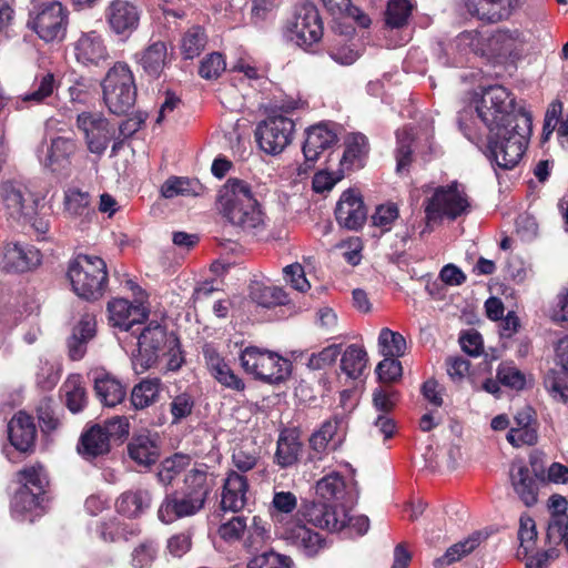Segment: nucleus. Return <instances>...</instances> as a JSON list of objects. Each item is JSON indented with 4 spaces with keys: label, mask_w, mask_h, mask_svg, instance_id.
<instances>
[{
    "label": "nucleus",
    "mask_w": 568,
    "mask_h": 568,
    "mask_svg": "<svg viewBox=\"0 0 568 568\" xmlns=\"http://www.w3.org/2000/svg\"><path fill=\"white\" fill-rule=\"evenodd\" d=\"M217 203L222 214L244 230L257 229L264 214L247 182L229 179L219 191Z\"/></svg>",
    "instance_id": "nucleus-1"
},
{
    "label": "nucleus",
    "mask_w": 568,
    "mask_h": 568,
    "mask_svg": "<svg viewBox=\"0 0 568 568\" xmlns=\"http://www.w3.org/2000/svg\"><path fill=\"white\" fill-rule=\"evenodd\" d=\"M487 155L498 168L510 170L521 160L530 133L531 116L521 113L511 126L488 131Z\"/></svg>",
    "instance_id": "nucleus-2"
},
{
    "label": "nucleus",
    "mask_w": 568,
    "mask_h": 568,
    "mask_svg": "<svg viewBox=\"0 0 568 568\" xmlns=\"http://www.w3.org/2000/svg\"><path fill=\"white\" fill-rule=\"evenodd\" d=\"M475 111L476 120L488 131L511 126L521 113H526L515 110V98L505 87L498 84L481 89L475 99Z\"/></svg>",
    "instance_id": "nucleus-3"
},
{
    "label": "nucleus",
    "mask_w": 568,
    "mask_h": 568,
    "mask_svg": "<svg viewBox=\"0 0 568 568\" xmlns=\"http://www.w3.org/2000/svg\"><path fill=\"white\" fill-rule=\"evenodd\" d=\"M68 277L79 297L88 301L98 300L103 295L108 284L105 262L99 256L79 254L69 264Z\"/></svg>",
    "instance_id": "nucleus-4"
},
{
    "label": "nucleus",
    "mask_w": 568,
    "mask_h": 568,
    "mask_svg": "<svg viewBox=\"0 0 568 568\" xmlns=\"http://www.w3.org/2000/svg\"><path fill=\"white\" fill-rule=\"evenodd\" d=\"M69 14L60 1L40 2L30 9L27 27L45 43H59L65 39Z\"/></svg>",
    "instance_id": "nucleus-5"
},
{
    "label": "nucleus",
    "mask_w": 568,
    "mask_h": 568,
    "mask_svg": "<svg viewBox=\"0 0 568 568\" xmlns=\"http://www.w3.org/2000/svg\"><path fill=\"white\" fill-rule=\"evenodd\" d=\"M103 100L110 112L122 115L129 112L136 99L134 77L126 63L116 62L102 81Z\"/></svg>",
    "instance_id": "nucleus-6"
},
{
    "label": "nucleus",
    "mask_w": 568,
    "mask_h": 568,
    "mask_svg": "<svg viewBox=\"0 0 568 568\" xmlns=\"http://www.w3.org/2000/svg\"><path fill=\"white\" fill-rule=\"evenodd\" d=\"M470 210L471 203L465 186L456 181L446 186L436 187L433 195L425 202L427 221L443 219L455 221L467 215Z\"/></svg>",
    "instance_id": "nucleus-7"
},
{
    "label": "nucleus",
    "mask_w": 568,
    "mask_h": 568,
    "mask_svg": "<svg viewBox=\"0 0 568 568\" xmlns=\"http://www.w3.org/2000/svg\"><path fill=\"white\" fill-rule=\"evenodd\" d=\"M243 369L271 384L283 382L291 373L288 361L268 351L250 346L240 356Z\"/></svg>",
    "instance_id": "nucleus-8"
},
{
    "label": "nucleus",
    "mask_w": 568,
    "mask_h": 568,
    "mask_svg": "<svg viewBox=\"0 0 568 568\" xmlns=\"http://www.w3.org/2000/svg\"><path fill=\"white\" fill-rule=\"evenodd\" d=\"M169 343L170 337L164 327L158 322L148 324L138 337V353L132 359L134 371L141 374L154 366L160 356L165 354Z\"/></svg>",
    "instance_id": "nucleus-9"
},
{
    "label": "nucleus",
    "mask_w": 568,
    "mask_h": 568,
    "mask_svg": "<svg viewBox=\"0 0 568 568\" xmlns=\"http://www.w3.org/2000/svg\"><path fill=\"white\" fill-rule=\"evenodd\" d=\"M276 535L296 547L307 557L316 556L320 551L327 547L325 538L321 534L313 531L303 525L300 520L274 517Z\"/></svg>",
    "instance_id": "nucleus-10"
},
{
    "label": "nucleus",
    "mask_w": 568,
    "mask_h": 568,
    "mask_svg": "<svg viewBox=\"0 0 568 568\" xmlns=\"http://www.w3.org/2000/svg\"><path fill=\"white\" fill-rule=\"evenodd\" d=\"M0 200L6 214L16 221L30 217L39 204L38 196L29 186L17 180L3 181L0 184Z\"/></svg>",
    "instance_id": "nucleus-11"
},
{
    "label": "nucleus",
    "mask_w": 568,
    "mask_h": 568,
    "mask_svg": "<svg viewBox=\"0 0 568 568\" xmlns=\"http://www.w3.org/2000/svg\"><path fill=\"white\" fill-rule=\"evenodd\" d=\"M294 121L285 115H272L256 129L260 148L267 154L281 153L292 141Z\"/></svg>",
    "instance_id": "nucleus-12"
},
{
    "label": "nucleus",
    "mask_w": 568,
    "mask_h": 568,
    "mask_svg": "<svg viewBox=\"0 0 568 568\" xmlns=\"http://www.w3.org/2000/svg\"><path fill=\"white\" fill-rule=\"evenodd\" d=\"M323 36V26L315 6L305 3L297 9L291 28V39L305 51L317 43Z\"/></svg>",
    "instance_id": "nucleus-13"
},
{
    "label": "nucleus",
    "mask_w": 568,
    "mask_h": 568,
    "mask_svg": "<svg viewBox=\"0 0 568 568\" xmlns=\"http://www.w3.org/2000/svg\"><path fill=\"white\" fill-rule=\"evenodd\" d=\"M77 126L83 133L89 151L103 154L113 135L109 121L98 112H81L77 118Z\"/></svg>",
    "instance_id": "nucleus-14"
},
{
    "label": "nucleus",
    "mask_w": 568,
    "mask_h": 568,
    "mask_svg": "<svg viewBox=\"0 0 568 568\" xmlns=\"http://www.w3.org/2000/svg\"><path fill=\"white\" fill-rule=\"evenodd\" d=\"M300 514L308 524L331 532L343 530L347 524V510L345 507L323 501H313L304 505Z\"/></svg>",
    "instance_id": "nucleus-15"
},
{
    "label": "nucleus",
    "mask_w": 568,
    "mask_h": 568,
    "mask_svg": "<svg viewBox=\"0 0 568 568\" xmlns=\"http://www.w3.org/2000/svg\"><path fill=\"white\" fill-rule=\"evenodd\" d=\"M141 12L140 7L131 0H112L105 8L104 17L113 33L129 37L138 29Z\"/></svg>",
    "instance_id": "nucleus-16"
},
{
    "label": "nucleus",
    "mask_w": 568,
    "mask_h": 568,
    "mask_svg": "<svg viewBox=\"0 0 568 568\" xmlns=\"http://www.w3.org/2000/svg\"><path fill=\"white\" fill-rule=\"evenodd\" d=\"M448 50H457V53L452 59L446 57L444 65L463 67L467 63L470 54H486V38L478 30H466L442 48V52L445 55L448 54Z\"/></svg>",
    "instance_id": "nucleus-17"
},
{
    "label": "nucleus",
    "mask_w": 568,
    "mask_h": 568,
    "mask_svg": "<svg viewBox=\"0 0 568 568\" xmlns=\"http://www.w3.org/2000/svg\"><path fill=\"white\" fill-rule=\"evenodd\" d=\"M41 263V253L31 245L7 243L0 251V270L8 273H22Z\"/></svg>",
    "instance_id": "nucleus-18"
},
{
    "label": "nucleus",
    "mask_w": 568,
    "mask_h": 568,
    "mask_svg": "<svg viewBox=\"0 0 568 568\" xmlns=\"http://www.w3.org/2000/svg\"><path fill=\"white\" fill-rule=\"evenodd\" d=\"M556 354L561 369L549 371L544 378V385L554 400L568 406V336L558 342Z\"/></svg>",
    "instance_id": "nucleus-19"
},
{
    "label": "nucleus",
    "mask_w": 568,
    "mask_h": 568,
    "mask_svg": "<svg viewBox=\"0 0 568 568\" xmlns=\"http://www.w3.org/2000/svg\"><path fill=\"white\" fill-rule=\"evenodd\" d=\"M517 6L518 0H464L469 16L488 23L508 19Z\"/></svg>",
    "instance_id": "nucleus-20"
},
{
    "label": "nucleus",
    "mask_w": 568,
    "mask_h": 568,
    "mask_svg": "<svg viewBox=\"0 0 568 568\" xmlns=\"http://www.w3.org/2000/svg\"><path fill=\"white\" fill-rule=\"evenodd\" d=\"M367 211L362 197L354 191H345L335 209L338 224L348 230L359 229L366 220Z\"/></svg>",
    "instance_id": "nucleus-21"
},
{
    "label": "nucleus",
    "mask_w": 568,
    "mask_h": 568,
    "mask_svg": "<svg viewBox=\"0 0 568 568\" xmlns=\"http://www.w3.org/2000/svg\"><path fill=\"white\" fill-rule=\"evenodd\" d=\"M77 61L84 65H99L109 58L102 36L97 31L83 32L74 43Z\"/></svg>",
    "instance_id": "nucleus-22"
},
{
    "label": "nucleus",
    "mask_w": 568,
    "mask_h": 568,
    "mask_svg": "<svg viewBox=\"0 0 568 568\" xmlns=\"http://www.w3.org/2000/svg\"><path fill=\"white\" fill-rule=\"evenodd\" d=\"M247 478L235 470H230L223 484L221 506L223 510L241 511L247 504Z\"/></svg>",
    "instance_id": "nucleus-23"
},
{
    "label": "nucleus",
    "mask_w": 568,
    "mask_h": 568,
    "mask_svg": "<svg viewBox=\"0 0 568 568\" xmlns=\"http://www.w3.org/2000/svg\"><path fill=\"white\" fill-rule=\"evenodd\" d=\"M75 149L77 144L73 139L57 136L51 140L47 154L41 161L51 172L68 175L71 165L70 158Z\"/></svg>",
    "instance_id": "nucleus-24"
},
{
    "label": "nucleus",
    "mask_w": 568,
    "mask_h": 568,
    "mask_svg": "<svg viewBox=\"0 0 568 568\" xmlns=\"http://www.w3.org/2000/svg\"><path fill=\"white\" fill-rule=\"evenodd\" d=\"M202 508L201 500L192 498L187 493L182 497L171 494L160 505L158 516L162 523L171 524L180 518L192 516Z\"/></svg>",
    "instance_id": "nucleus-25"
},
{
    "label": "nucleus",
    "mask_w": 568,
    "mask_h": 568,
    "mask_svg": "<svg viewBox=\"0 0 568 568\" xmlns=\"http://www.w3.org/2000/svg\"><path fill=\"white\" fill-rule=\"evenodd\" d=\"M203 355L207 369L221 385L236 392L245 389V383L231 369L213 346L205 345Z\"/></svg>",
    "instance_id": "nucleus-26"
},
{
    "label": "nucleus",
    "mask_w": 568,
    "mask_h": 568,
    "mask_svg": "<svg viewBox=\"0 0 568 568\" xmlns=\"http://www.w3.org/2000/svg\"><path fill=\"white\" fill-rule=\"evenodd\" d=\"M110 323L123 331H130L133 325L146 318L145 308L139 304L134 305L124 298H114L108 304Z\"/></svg>",
    "instance_id": "nucleus-27"
},
{
    "label": "nucleus",
    "mask_w": 568,
    "mask_h": 568,
    "mask_svg": "<svg viewBox=\"0 0 568 568\" xmlns=\"http://www.w3.org/2000/svg\"><path fill=\"white\" fill-rule=\"evenodd\" d=\"M337 142V135L327 124L320 123L306 131L303 154L308 162H316L321 153Z\"/></svg>",
    "instance_id": "nucleus-28"
},
{
    "label": "nucleus",
    "mask_w": 568,
    "mask_h": 568,
    "mask_svg": "<svg viewBox=\"0 0 568 568\" xmlns=\"http://www.w3.org/2000/svg\"><path fill=\"white\" fill-rule=\"evenodd\" d=\"M302 453V443L298 430L283 429L277 438L274 463L281 468H290L297 464Z\"/></svg>",
    "instance_id": "nucleus-29"
},
{
    "label": "nucleus",
    "mask_w": 568,
    "mask_h": 568,
    "mask_svg": "<svg viewBox=\"0 0 568 568\" xmlns=\"http://www.w3.org/2000/svg\"><path fill=\"white\" fill-rule=\"evenodd\" d=\"M159 436L150 432L134 435L128 445L130 457L139 465L150 466L160 456Z\"/></svg>",
    "instance_id": "nucleus-30"
},
{
    "label": "nucleus",
    "mask_w": 568,
    "mask_h": 568,
    "mask_svg": "<svg viewBox=\"0 0 568 568\" xmlns=\"http://www.w3.org/2000/svg\"><path fill=\"white\" fill-rule=\"evenodd\" d=\"M11 445L20 450L28 452L34 444L36 426L32 418L26 413L19 412L8 424Z\"/></svg>",
    "instance_id": "nucleus-31"
},
{
    "label": "nucleus",
    "mask_w": 568,
    "mask_h": 568,
    "mask_svg": "<svg viewBox=\"0 0 568 568\" xmlns=\"http://www.w3.org/2000/svg\"><path fill=\"white\" fill-rule=\"evenodd\" d=\"M510 481L519 499L527 507L537 503V483L527 466L521 463H514L510 467Z\"/></svg>",
    "instance_id": "nucleus-32"
},
{
    "label": "nucleus",
    "mask_w": 568,
    "mask_h": 568,
    "mask_svg": "<svg viewBox=\"0 0 568 568\" xmlns=\"http://www.w3.org/2000/svg\"><path fill=\"white\" fill-rule=\"evenodd\" d=\"M94 390L99 400L108 407H114L125 397L123 385L104 372H95L93 376Z\"/></svg>",
    "instance_id": "nucleus-33"
},
{
    "label": "nucleus",
    "mask_w": 568,
    "mask_h": 568,
    "mask_svg": "<svg viewBox=\"0 0 568 568\" xmlns=\"http://www.w3.org/2000/svg\"><path fill=\"white\" fill-rule=\"evenodd\" d=\"M368 140L362 133H352L345 141V151L339 160L343 170L361 169L368 154Z\"/></svg>",
    "instance_id": "nucleus-34"
},
{
    "label": "nucleus",
    "mask_w": 568,
    "mask_h": 568,
    "mask_svg": "<svg viewBox=\"0 0 568 568\" xmlns=\"http://www.w3.org/2000/svg\"><path fill=\"white\" fill-rule=\"evenodd\" d=\"M525 42L524 36L518 30L501 29L486 39V53L506 55L511 54Z\"/></svg>",
    "instance_id": "nucleus-35"
},
{
    "label": "nucleus",
    "mask_w": 568,
    "mask_h": 568,
    "mask_svg": "<svg viewBox=\"0 0 568 568\" xmlns=\"http://www.w3.org/2000/svg\"><path fill=\"white\" fill-rule=\"evenodd\" d=\"M43 501V496L39 493H34L32 488L27 486H20V488L14 493L11 500V511L12 515L20 519L24 515L29 513H36V515H40L42 513L41 503ZM24 518H21L23 520Z\"/></svg>",
    "instance_id": "nucleus-36"
},
{
    "label": "nucleus",
    "mask_w": 568,
    "mask_h": 568,
    "mask_svg": "<svg viewBox=\"0 0 568 568\" xmlns=\"http://www.w3.org/2000/svg\"><path fill=\"white\" fill-rule=\"evenodd\" d=\"M562 103L558 100L554 101L547 109L545 123L542 128V141H548L554 131L557 132L558 140L561 145L568 143V119L564 120Z\"/></svg>",
    "instance_id": "nucleus-37"
},
{
    "label": "nucleus",
    "mask_w": 568,
    "mask_h": 568,
    "mask_svg": "<svg viewBox=\"0 0 568 568\" xmlns=\"http://www.w3.org/2000/svg\"><path fill=\"white\" fill-rule=\"evenodd\" d=\"M78 449L79 453L87 459L106 454L110 449L108 434L103 432L101 425L91 427L85 434L82 435Z\"/></svg>",
    "instance_id": "nucleus-38"
},
{
    "label": "nucleus",
    "mask_w": 568,
    "mask_h": 568,
    "mask_svg": "<svg viewBox=\"0 0 568 568\" xmlns=\"http://www.w3.org/2000/svg\"><path fill=\"white\" fill-rule=\"evenodd\" d=\"M151 494L145 489L129 490L116 500V509L126 517H138L151 505Z\"/></svg>",
    "instance_id": "nucleus-39"
},
{
    "label": "nucleus",
    "mask_w": 568,
    "mask_h": 568,
    "mask_svg": "<svg viewBox=\"0 0 568 568\" xmlns=\"http://www.w3.org/2000/svg\"><path fill=\"white\" fill-rule=\"evenodd\" d=\"M187 494L192 498L201 500L204 506L205 499L214 486V476L207 471V467L191 469L185 476Z\"/></svg>",
    "instance_id": "nucleus-40"
},
{
    "label": "nucleus",
    "mask_w": 568,
    "mask_h": 568,
    "mask_svg": "<svg viewBox=\"0 0 568 568\" xmlns=\"http://www.w3.org/2000/svg\"><path fill=\"white\" fill-rule=\"evenodd\" d=\"M366 351L356 344H351L346 347L341 357L342 372L352 379L359 378L367 366Z\"/></svg>",
    "instance_id": "nucleus-41"
},
{
    "label": "nucleus",
    "mask_w": 568,
    "mask_h": 568,
    "mask_svg": "<svg viewBox=\"0 0 568 568\" xmlns=\"http://www.w3.org/2000/svg\"><path fill=\"white\" fill-rule=\"evenodd\" d=\"M205 187L196 179L172 176L168 179L161 187V193L165 199L182 196H201Z\"/></svg>",
    "instance_id": "nucleus-42"
},
{
    "label": "nucleus",
    "mask_w": 568,
    "mask_h": 568,
    "mask_svg": "<svg viewBox=\"0 0 568 568\" xmlns=\"http://www.w3.org/2000/svg\"><path fill=\"white\" fill-rule=\"evenodd\" d=\"M207 44V34L200 26H192L181 37L180 52L185 60L199 57Z\"/></svg>",
    "instance_id": "nucleus-43"
},
{
    "label": "nucleus",
    "mask_w": 568,
    "mask_h": 568,
    "mask_svg": "<svg viewBox=\"0 0 568 568\" xmlns=\"http://www.w3.org/2000/svg\"><path fill=\"white\" fill-rule=\"evenodd\" d=\"M168 58L166 44L162 41L151 43L141 54L140 64L143 70L152 75L159 77L165 67Z\"/></svg>",
    "instance_id": "nucleus-44"
},
{
    "label": "nucleus",
    "mask_w": 568,
    "mask_h": 568,
    "mask_svg": "<svg viewBox=\"0 0 568 568\" xmlns=\"http://www.w3.org/2000/svg\"><path fill=\"white\" fill-rule=\"evenodd\" d=\"M342 424L343 418L338 416L324 422L320 429L314 432L310 438L311 449L320 455L325 453L329 448L331 443L334 442Z\"/></svg>",
    "instance_id": "nucleus-45"
},
{
    "label": "nucleus",
    "mask_w": 568,
    "mask_h": 568,
    "mask_svg": "<svg viewBox=\"0 0 568 568\" xmlns=\"http://www.w3.org/2000/svg\"><path fill=\"white\" fill-rule=\"evenodd\" d=\"M161 381L159 378H145L136 384L131 392V403L135 409H143L153 405L159 397Z\"/></svg>",
    "instance_id": "nucleus-46"
},
{
    "label": "nucleus",
    "mask_w": 568,
    "mask_h": 568,
    "mask_svg": "<svg viewBox=\"0 0 568 568\" xmlns=\"http://www.w3.org/2000/svg\"><path fill=\"white\" fill-rule=\"evenodd\" d=\"M251 297L256 304L266 308L285 305L290 301L288 295L283 287L263 285L260 283L252 286Z\"/></svg>",
    "instance_id": "nucleus-47"
},
{
    "label": "nucleus",
    "mask_w": 568,
    "mask_h": 568,
    "mask_svg": "<svg viewBox=\"0 0 568 568\" xmlns=\"http://www.w3.org/2000/svg\"><path fill=\"white\" fill-rule=\"evenodd\" d=\"M325 9L334 17L351 18L359 27L368 28L369 17L359 8L351 4V0H323Z\"/></svg>",
    "instance_id": "nucleus-48"
},
{
    "label": "nucleus",
    "mask_w": 568,
    "mask_h": 568,
    "mask_svg": "<svg viewBox=\"0 0 568 568\" xmlns=\"http://www.w3.org/2000/svg\"><path fill=\"white\" fill-rule=\"evenodd\" d=\"M317 496L326 501H338L345 494V481L338 473H331L316 484Z\"/></svg>",
    "instance_id": "nucleus-49"
},
{
    "label": "nucleus",
    "mask_w": 568,
    "mask_h": 568,
    "mask_svg": "<svg viewBox=\"0 0 568 568\" xmlns=\"http://www.w3.org/2000/svg\"><path fill=\"white\" fill-rule=\"evenodd\" d=\"M479 544L480 535L477 532L473 534L465 540H462L450 546L442 557L435 560L434 564L436 567H443L445 565L456 562L463 557L470 554L473 550H475L479 546Z\"/></svg>",
    "instance_id": "nucleus-50"
},
{
    "label": "nucleus",
    "mask_w": 568,
    "mask_h": 568,
    "mask_svg": "<svg viewBox=\"0 0 568 568\" xmlns=\"http://www.w3.org/2000/svg\"><path fill=\"white\" fill-rule=\"evenodd\" d=\"M378 348L383 356H403L407 344L404 336L387 327L381 329L378 335Z\"/></svg>",
    "instance_id": "nucleus-51"
},
{
    "label": "nucleus",
    "mask_w": 568,
    "mask_h": 568,
    "mask_svg": "<svg viewBox=\"0 0 568 568\" xmlns=\"http://www.w3.org/2000/svg\"><path fill=\"white\" fill-rule=\"evenodd\" d=\"M54 78L48 73L41 78L36 88L16 101L17 109H23L29 104H39L53 93Z\"/></svg>",
    "instance_id": "nucleus-52"
},
{
    "label": "nucleus",
    "mask_w": 568,
    "mask_h": 568,
    "mask_svg": "<svg viewBox=\"0 0 568 568\" xmlns=\"http://www.w3.org/2000/svg\"><path fill=\"white\" fill-rule=\"evenodd\" d=\"M54 78L48 73L41 78L36 88L16 101L17 109H23L29 104H39L53 93Z\"/></svg>",
    "instance_id": "nucleus-53"
},
{
    "label": "nucleus",
    "mask_w": 568,
    "mask_h": 568,
    "mask_svg": "<svg viewBox=\"0 0 568 568\" xmlns=\"http://www.w3.org/2000/svg\"><path fill=\"white\" fill-rule=\"evenodd\" d=\"M414 4L410 0H389L386 8L385 21L389 28L404 27L412 14Z\"/></svg>",
    "instance_id": "nucleus-54"
},
{
    "label": "nucleus",
    "mask_w": 568,
    "mask_h": 568,
    "mask_svg": "<svg viewBox=\"0 0 568 568\" xmlns=\"http://www.w3.org/2000/svg\"><path fill=\"white\" fill-rule=\"evenodd\" d=\"M62 390L65 395L67 407L72 413L82 410L87 403L85 389L81 385L79 376H70L63 384Z\"/></svg>",
    "instance_id": "nucleus-55"
},
{
    "label": "nucleus",
    "mask_w": 568,
    "mask_h": 568,
    "mask_svg": "<svg viewBox=\"0 0 568 568\" xmlns=\"http://www.w3.org/2000/svg\"><path fill=\"white\" fill-rule=\"evenodd\" d=\"M190 464V457L182 454H175L171 458H166L160 466L158 471L159 481L168 486L176 476H179Z\"/></svg>",
    "instance_id": "nucleus-56"
},
{
    "label": "nucleus",
    "mask_w": 568,
    "mask_h": 568,
    "mask_svg": "<svg viewBox=\"0 0 568 568\" xmlns=\"http://www.w3.org/2000/svg\"><path fill=\"white\" fill-rule=\"evenodd\" d=\"M18 480L21 486H29L34 493L44 495L48 485V476L41 465H32L24 467L18 473Z\"/></svg>",
    "instance_id": "nucleus-57"
},
{
    "label": "nucleus",
    "mask_w": 568,
    "mask_h": 568,
    "mask_svg": "<svg viewBox=\"0 0 568 568\" xmlns=\"http://www.w3.org/2000/svg\"><path fill=\"white\" fill-rule=\"evenodd\" d=\"M260 459V452L253 446L239 445L232 453V465L241 473H246L255 468Z\"/></svg>",
    "instance_id": "nucleus-58"
},
{
    "label": "nucleus",
    "mask_w": 568,
    "mask_h": 568,
    "mask_svg": "<svg viewBox=\"0 0 568 568\" xmlns=\"http://www.w3.org/2000/svg\"><path fill=\"white\" fill-rule=\"evenodd\" d=\"M64 209L73 216L87 215L90 211V194L78 187H70L64 193Z\"/></svg>",
    "instance_id": "nucleus-59"
},
{
    "label": "nucleus",
    "mask_w": 568,
    "mask_h": 568,
    "mask_svg": "<svg viewBox=\"0 0 568 568\" xmlns=\"http://www.w3.org/2000/svg\"><path fill=\"white\" fill-rule=\"evenodd\" d=\"M195 407L194 396L187 392L175 395L170 403L172 424H180L193 413Z\"/></svg>",
    "instance_id": "nucleus-60"
},
{
    "label": "nucleus",
    "mask_w": 568,
    "mask_h": 568,
    "mask_svg": "<svg viewBox=\"0 0 568 568\" xmlns=\"http://www.w3.org/2000/svg\"><path fill=\"white\" fill-rule=\"evenodd\" d=\"M497 379L500 384L517 390L523 389L526 385L525 374L511 362L499 364Z\"/></svg>",
    "instance_id": "nucleus-61"
},
{
    "label": "nucleus",
    "mask_w": 568,
    "mask_h": 568,
    "mask_svg": "<svg viewBox=\"0 0 568 568\" xmlns=\"http://www.w3.org/2000/svg\"><path fill=\"white\" fill-rule=\"evenodd\" d=\"M537 538V530L535 520L528 516L523 515L519 519V530H518V539H519V551L525 556L534 549Z\"/></svg>",
    "instance_id": "nucleus-62"
},
{
    "label": "nucleus",
    "mask_w": 568,
    "mask_h": 568,
    "mask_svg": "<svg viewBox=\"0 0 568 568\" xmlns=\"http://www.w3.org/2000/svg\"><path fill=\"white\" fill-rule=\"evenodd\" d=\"M247 528V518L245 516H234L219 527L220 537L226 542H234L245 536Z\"/></svg>",
    "instance_id": "nucleus-63"
},
{
    "label": "nucleus",
    "mask_w": 568,
    "mask_h": 568,
    "mask_svg": "<svg viewBox=\"0 0 568 568\" xmlns=\"http://www.w3.org/2000/svg\"><path fill=\"white\" fill-rule=\"evenodd\" d=\"M292 559L275 551H265L253 557L248 568H291Z\"/></svg>",
    "instance_id": "nucleus-64"
}]
</instances>
